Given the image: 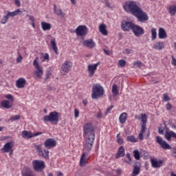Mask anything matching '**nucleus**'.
<instances>
[{
    "label": "nucleus",
    "mask_w": 176,
    "mask_h": 176,
    "mask_svg": "<svg viewBox=\"0 0 176 176\" xmlns=\"http://www.w3.org/2000/svg\"><path fill=\"white\" fill-rule=\"evenodd\" d=\"M123 8L125 12H130L132 14H133V16L137 17V19L139 20V21H141V23L146 21L148 19L146 13L143 12L142 9L137 6V3L135 1L125 2Z\"/></svg>",
    "instance_id": "nucleus-1"
},
{
    "label": "nucleus",
    "mask_w": 176,
    "mask_h": 176,
    "mask_svg": "<svg viewBox=\"0 0 176 176\" xmlns=\"http://www.w3.org/2000/svg\"><path fill=\"white\" fill-rule=\"evenodd\" d=\"M60 113L57 111H52L48 116H45L43 118V122H50L52 124L57 126L60 120Z\"/></svg>",
    "instance_id": "nucleus-2"
},
{
    "label": "nucleus",
    "mask_w": 176,
    "mask_h": 176,
    "mask_svg": "<svg viewBox=\"0 0 176 176\" xmlns=\"http://www.w3.org/2000/svg\"><path fill=\"white\" fill-rule=\"evenodd\" d=\"M85 142L83 143L82 151L85 152H90L93 148V144H94V139L96 136H84Z\"/></svg>",
    "instance_id": "nucleus-3"
},
{
    "label": "nucleus",
    "mask_w": 176,
    "mask_h": 176,
    "mask_svg": "<svg viewBox=\"0 0 176 176\" xmlns=\"http://www.w3.org/2000/svg\"><path fill=\"white\" fill-rule=\"evenodd\" d=\"M101 96H104V87L100 86V84L94 85L92 87V98L97 100Z\"/></svg>",
    "instance_id": "nucleus-4"
},
{
    "label": "nucleus",
    "mask_w": 176,
    "mask_h": 176,
    "mask_svg": "<svg viewBox=\"0 0 176 176\" xmlns=\"http://www.w3.org/2000/svg\"><path fill=\"white\" fill-rule=\"evenodd\" d=\"M33 146L35 148L36 151H37L38 156H42V157L46 160L49 159V151L42 147L43 146V144H34Z\"/></svg>",
    "instance_id": "nucleus-5"
},
{
    "label": "nucleus",
    "mask_w": 176,
    "mask_h": 176,
    "mask_svg": "<svg viewBox=\"0 0 176 176\" xmlns=\"http://www.w3.org/2000/svg\"><path fill=\"white\" fill-rule=\"evenodd\" d=\"M84 137H96L94 134V126L91 123H87L84 126Z\"/></svg>",
    "instance_id": "nucleus-6"
},
{
    "label": "nucleus",
    "mask_w": 176,
    "mask_h": 176,
    "mask_svg": "<svg viewBox=\"0 0 176 176\" xmlns=\"http://www.w3.org/2000/svg\"><path fill=\"white\" fill-rule=\"evenodd\" d=\"M32 166L34 171H42V170H44L45 166V162L43 161H39L38 160H34L32 162Z\"/></svg>",
    "instance_id": "nucleus-7"
},
{
    "label": "nucleus",
    "mask_w": 176,
    "mask_h": 176,
    "mask_svg": "<svg viewBox=\"0 0 176 176\" xmlns=\"http://www.w3.org/2000/svg\"><path fill=\"white\" fill-rule=\"evenodd\" d=\"M89 152L90 151H82V154L81 155V157L80 159V166L83 167L86 164H87V162H89V159H90V156H89Z\"/></svg>",
    "instance_id": "nucleus-8"
},
{
    "label": "nucleus",
    "mask_w": 176,
    "mask_h": 176,
    "mask_svg": "<svg viewBox=\"0 0 176 176\" xmlns=\"http://www.w3.org/2000/svg\"><path fill=\"white\" fill-rule=\"evenodd\" d=\"M134 23L131 21H122L121 23V28L123 31H128L129 32L131 30H133L134 27Z\"/></svg>",
    "instance_id": "nucleus-9"
},
{
    "label": "nucleus",
    "mask_w": 176,
    "mask_h": 176,
    "mask_svg": "<svg viewBox=\"0 0 176 176\" xmlns=\"http://www.w3.org/2000/svg\"><path fill=\"white\" fill-rule=\"evenodd\" d=\"M156 141H157V144H159V145H160V146H161V148H162V149H165V150L172 149L171 146L170 144H168L167 143V142H166L165 140H163L162 137L157 136Z\"/></svg>",
    "instance_id": "nucleus-10"
},
{
    "label": "nucleus",
    "mask_w": 176,
    "mask_h": 176,
    "mask_svg": "<svg viewBox=\"0 0 176 176\" xmlns=\"http://www.w3.org/2000/svg\"><path fill=\"white\" fill-rule=\"evenodd\" d=\"M77 36H86L87 35V28L85 25H79L76 29Z\"/></svg>",
    "instance_id": "nucleus-11"
},
{
    "label": "nucleus",
    "mask_w": 176,
    "mask_h": 176,
    "mask_svg": "<svg viewBox=\"0 0 176 176\" xmlns=\"http://www.w3.org/2000/svg\"><path fill=\"white\" fill-rule=\"evenodd\" d=\"M132 31L135 36L140 37L141 35H144L145 34V31L144 28H141L138 25H133V28H132Z\"/></svg>",
    "instance_id": "nucleus-12"
},
{
    "label": "nucleus",
    "mask_w": 176,
    "mask_h": 176,
    "mask_svg": "<svg viewBox=\"0 0 176 176\" xmlns=\"http://www.w3.org/2000/svg\"><path fill=\"white\" fill-rule=\"evenodd\" d=\"M56 145H57V142H56V140L53 138L47 139L44 142V146L45 149H52V148H54Z\"/></svg>",
    "instance_id": "nucleus-13"
},
{
    "label": "nucleus",
    "mask_w": 176,
    "mask_h": 176,
    "mask_svg": "<svg viewBox=\"0 0 176 176\" xmlns=\"http://www.w3.org/2000/svg\"><path fill=\"white\" fill-rule=\"evenodd\" d=\"M100 65V62H98L96 64L88 65L87 69L89 72V77L92 78V76L96 74L97 71V67Z\"/></svg>",
    "instance_id": "nucleus-14"
},
{
    "label": "nucleus",
    "mask_w": 176,
    "mask_h": 176,
    "mask_svg": "<svg viewBox=\"0 0 176 176\" xmlns=\"http://www.w3.org/2000/svg\"><path fill=\"white\" fill-rule=\"evenodd\" d=\"M41 135H42V132H36L34 133H32L31 132H28V131H22L23 138H32L33 137H36Z\"/></svg>",
    "instance_id": "nucleus-15"
},
{
    "label": "nucleus",
    "mask_w": 176,
    "mask_h": 176,
    "mask_svg": "<svg viewBox=\"0 0 176 176\" xmlns=\"http://www.w3.org/2000/svg\"><path fill=\"white\" fill-rule=\"evenodd\" d=\"M72 68V63L71 61L66 60L61 67V70L65 74H68L69 72V69Z\"/></svg>",
    "instance_id": "nucleus-16"
},
{
    "label": "nucleus",
    "mask_w": 176,
    "mask_h": 176,
    "mask_svg": "<svg viewBox=\"0 0 176 176\" xmlns=\"http://www.w3.org/2000/svg\"><path fill=\"white\" fill-rule=\"evenodd\" d=\"M83 46L88 47V49H93L96 46V43L93 41L92 38L88 40H84L82 42Z\"/></svg>",
    "instance_id": "nucleus-17"
},
{
    "label": "nucleus",
    "mask_w": 176,
    "mask_h": 176,
    "mask_svg": "<svg viewBox=\"0 0 176 176\" xmlns=\"http://www.w3.org/2000/svg\"><path fill=\"white\" fill-rule=\"evenodd\" d=\"M140 173H141V163L135 162L131 176H137Z\"/></svg>",
    "instance_id": "nucleus-18"
},
{
    "label": "nucleus",
    "mask_w": 176,
    "mask_h": 176,
    "mask_svg": "<svg viewBox=\"0 0 176 176\" xmlns=\"http://www.w3.org/2000/svg\"><path fill=\"white\" fill-rule=\"evenodd\" d=\"M13 149V143L12 142H7L4 144L3 147L1 148L2 152L4 153H8Z\"/></svg>",
    "instance_id": "nucleus-19"
},
{
    "label": "nucleus",
    "mask_w": 176,
    "mask_h": 176,
    "mask_svg": "<svg viewBox=\"0 0 176 176\" xmlns=\"http://www.w3.org/2000/svg\"><path fill=\"white\" fill-rule=\"evenodd\" d=\"M158 37L160 39H166L167 38V32H166V30L163 28H160Z\"/></svg>",
    "instance_id": "nucleus-20"
},
{
    "label": "nucleus",
    "mask_w": 176,
    "mask_h": 176,
    "mask_svg": "<svg viewBox=\"0 0 176 176\" xmlns=\"http://www.w3.org/2000/svg\"><path fill=\"white\" fill-rule=\"evenodd\" d=\"M153 49L155 50H163L164 47V42L157 41L154 43Z\"/></svg>",
    "instance_id": "nucleus-21"
},
{
    "label": "nucleus",
    "mask_w": 176,
    "mask_h": 176,
    "mask_svg": "<svg viewBox=\"0 0 176 176\" xmlns=\"http://www.w3.org/2000/svg\"><path fill=\"white\" fill-rule=\"evenodd\" d=\"M12 102L10 100H3V102H1V107H3V108H6V109H10L13 107Z\"/></svg>",
    "instance_id": "nucleus-22"
},
{
    "label": "nucleus",
    "mask_w": 176,
    "mask_h": 176,
    "mask_svg": "<svg viewBox=\"0 0 176 176\" xmlns=\"http://www.w3.org/2000/svg\"><path fill=\"white\" fill-rule=\"evenodd\" d=\"M26 80L24 78H19L16 80V85L18 89H23L25 86Z\"/></svg>",
    "instance_id": "nucleus-23"
},
{
    "label": "nucleus",
    "mask_w": 176,
    "mask_h": 176,
    "mask_svg": "<svg viewBox=\"0 0 176 176\" xmlns=\"http://www.w3.org/2000/svg\"><path fill=\"white\" fill-rule=\"evenodd\" d=\"M34 71V75H36V78H41L43 75V68L42 67H36Z\"/></svg>",
    "instance_id": "nucleus-24"
},
{
    "label": "nucleus",
    "mask_w": 176,
    "mask_h": 176,
    "mask_svg": "<svg viewBox=\"0 0 176 176\" xmlns=\"http://www.w3.org/2000/svg\"><path fill=\"white\" fill-rule=\"evenodd\" d=\"M100 32L104 36L108 35V31L107 30V25L104 23H101L99 26Z\"/></svg>",
    "instance_id": "nucleus-25"
},
{
    "label": "nucleus",
    "mask_w": 176,
    "mask_h": 176,
    "mask_svg": "<svg viewBox=\"0 0 176 176\" xmlns=\"http://www.w3.org/2000/svg\"><path fill=\"white\" fill-rule=\"evenodd\" d=\"M41 27L43 28V31H50L52 28V25L49 23L43 21L41 22Z\"/></svg>",
    "instance_id": "nucleus-26"
},
{
    "label": "nucleus",
    "mask_w": 176,
    "mask_h": 176,
    "mask_svg": "<svg viewBox=\"0 0 176 176\" xmlns=\"http://www.w3.org/2000/svg\"><path fill=\"white\" fill-rule=\"evenodd\" d=\"M50 43L54 52H55L56 54H58V49L57 48V44L56 43V38L51 39Z\"/></svg>",
    "instance_id": "nucleus-27"
},
{
    "label": "nucleus",
    "mask_w": 176,
    "mask_h": 176,
    "mask_svg": "<svg viewBox=\"0 0 176 176\" xmlns=\"http://www.w3.org/2000/svg\"><path fill=\"white\" fill-rule=\"evenodd\" d=\"M124 156V147L121 146L118 151V154L116 155V159H119V157H123Z\"/></svg>",
    "instance_id": "nucleus-28"
},
{
    "label": "nucleus",
    "mask_w": 176,
    "mask_h": 176,
    "mask_svg": "<svg viewBox=\"0 0 176 176\" xmlns=\"http://www.w3.org/2000/svg\"><path fill=\"white\" fill-rule=\"evenodd\" d=\"M20 13H23V11L20 10V9H18L14 12H8L7 13L8 17H14V16H18V14H20Z\"/></svg>",
    "instance_id": "nucleus-29"
},
{
    "label": "nucleus",
    "mask_w": 176,
    "mask_h": 176,
    "mask_svg": "<svg viewBox=\"0 0 176 176\" xmlns=\"http://www.w3.org/2000/svg\"><path fill=\"white\" fill-rule=\"evenodd\" d=\"M168 13L170 14V16H175V13H176V6H175V5L170 6L168 8Z\"/></svg>",
    "instance_id": "nucleus-30"
},
{
    "label": "nucleus",
    "mask_w": 176,
    "mask_h": 176,
    "mask_svg": "<svg viewBox=\"0 0 176 176\" xmlns=\"http://www.w3.org/2000/svg\"><path fill=\"white\" fill-rule=\"evenodd\" d=\"M162 161H157L155 160H151V164L153 166V167H155V168H159V167H160V166H162Z\"/></svg>",
    "instance_id": "nucleus-31"
},
{
    "label": "nucleus",
    "mask_w": 176,
    "mask_h": 176,
    "mask_svg": "<svg viewBox=\"0 0 176 176\" xmlns=\"http://www.w3.org/2000/svg\"><path fill=\"white\" fill-rule=\"evenodd\" d=\"M127 119V113H122L119 118V120L121 123H125L126 120Z\"/></svg>",
    "instance_id": "nucleus-32"
},
{
    "label": "nucleus",
    "mask_w": 176,
    "mask_h": 176,
    "mask_svg": "<svg viewBox=\"0 0 176 176\" xmlns=\"http://www.w3.org/2000/svg\"><path fill=\"white\" fill-rule=\"evenodd\" d=\"M157 37V32H156V28L151 29V41H155Z\"/></svg>",
    "instance_id": "nucleus-33"
},
{
    "label": "nucleus",
    "mask_w": 176,
    "mask_h": 176,
    "mask_svg": "<svg viewBox=\"0 0 176 176\" xmlns=\"http://www.w3.org/2000/svg\"><path fill=\"white\" fill-rule=\"evenodd\" d=\"M133 156L136 160H140L141 159V153L138 150L133 151Z\"/></svg>",
    "instance_id": "nucleus-34"
},
{
    "label": "nucleus",
    "mask_w": 176,
    "mask_h": 176,
    "mask_svg": "<svg viewBox=\"0 0 176 176\" xmlns=\"http://www.w3.org/2000/svg\"><path fill=\"white\" fill-rule=\"evenodd\" d=\"M112 93L115 97L119 94V90H118V85H113L112 87Z\"/></svg>",
    "instance_id": "nucleus-35"
},
{
    "label": "nucleus",
    "mask_w": 176,
    "mask_h": 176,
    "mask_svg": "<svg viewBox=\"0 0 176 176\" xmlns=\"http://www.w3.org/2000/svg\"><path fill=\"white\" fill-rule=\"evenodd\" d=\"M141 119L142 124H146L148 117H146V114L142 113L141 114Z\"/></svg>",
    "instance_id": "nucleus-36"
},
{
    "label": "nucleus",
    "mask_w": 176,
    "mask_h": 176,
    "mask_svg": "<svg viewBox=\"0 0 176 176\" xmlns=\"http://www.w3.org/2000/svg\"><path fill=\"white\" fill-rule=\"evenodd\" d=\"M54 13L56 16H59L60 17H64V16H65L62 10H56V12Z\"/></svg>",
    "instance_id": "nucleus-37"
},
{
    "label": "nucleus",
    "mask_w": 176,
    "mask_h": 176,
    "mask_svg": "<svg viewBox=\"0 0 176 176\" xmlns=\"http://www.w3.org/2000/svg\"><path fill=\"white\" fill-rule=\"evenodd\" d=\"M9 20V16L7 15H5L1 20V24H6L8 23V21Z\"/></svg>",
    "instance_id": "nucleus-38"
},
{
    "label": "nucleus",
    "mask_w": 176,
    "mask_h": 176,
    "mask_svg": "<svg viewBox=\"0 0 176 176\" xmlns=\"http://www.w3.org/2000/svg\"><path fill=\"white\" fill-rule=\"evenodd\" d=\"M141 64H142V63L140 60H137V61L134 62L133 63V68H140V67H141Z\"/></svg>",
    "instance_id": "nucleus-39"
},
{
    "label": "nucleus",
    "mask_w": 176,
    "mask_h": 176,
    "mask_svg": "<svg viewBox=\"0 0 176 176\" xmlns=\"http://www.w3.org/2000/svg\"><path fill=\"white\" fill-rule=\"evenodd\" d=\"M127 141L130 142H137V140H135V138L133 135L127 136Z\"/></svg>",
    "instance_id": "nucleus-40"
},
{
    "label": "nucleus",
    "mask_w": 176,
    "mask_h": 176,
    "mask_svg": "<svg viewBox=\"0 0 176 176\" xmlns=\"http://www.w3.org/2000/svg\"><path fill=\"white\" fill-rule=\"evenodd\" d=\"M21 119V116L20 115L12 116L10 117V120H20Z\"/></svg>",
    "instance_id": "nucleus-41"
},
{
    "label": "nucleus",
    "mask_w": 176,
    "mask_h": 176,
    "mask_svg": "<svg viewBox=\"0 0 176 176\" xmlns=\"http://www.w3.org/2000/svg\"><path fill=\"white\" fill-rule=\"evenodd\" d=\"M5 97L11 102H13L14 101V98H13V96H12L11 94L6 95Z\"/></svg>",
    "instance_id": "nucleus-42"
},
{
    "label": "nucleus",
    "mask_w": 176,
    "mask_h": 176,
    "mask_svg": "<svg viewBox=\"0 0 176 176\" xmlns=\"http://www.w3.org/2000/svg\"><path fill=\"white\" fill-rule=\"evenodd\" d=\"M118 65H120V67H126V60H120L118 61Z\"/></svg>",
    "instance_id": "nucleus-43"
},
{
    "label": "nucleus",
    "mask_w": 176,
    "mask_h": 176,
    "mask_svg": "<svg viewBox=\"0 0 176 176\" xmlns=\"http://www.w3.org/2000/svg\"><path fill=\"white\" fill-rule=\"evenodd\" d=\"M33 65L34 68H38L41 66H39V63H38V58H36V59L34 60L33 61Z\"/></svg>",
    "instance_id": "nucleus-44"
},
{
    "label": "nucleus",
    "mask_w": 176,
    "mask_h": 176,
    "mask_svg": "<svg viewBox=\"0 0 176 176\" xmlns=\"http://www.w3.org/2000/svg\"><path fill=\"white\" fill-rule=\"evenodd\" d=\"M50 75H52V72H50V70H47L46 72V74H45V78H44L45 82H46V80H47V79H49V77L50 76Z\"/></svg>",
    "instance_id": "nucleus-45"
},
{
    "label": "nucleus",
    "mask_w": 176,
    "mask_h": 176,
    "mask_svg": "<svg viewBox=\"0 0 176 176\" xmlns=\"http://www.w3.org/2000/svg\"><path fill=\"white\" fill-rule=\"evenodd\" d=\"M19 54V57L16 58V63L18 64H20V63H21V61H23V56H21V54H20V53H18Z\"/></svg>",
    "instance_id": "nucleus-46"
},
{
    "label": "nucleus",
    "mask_w": 176,
    "mask_h": 176,
    "mask_svg": "<svg viewBox=\"0 0 176 176\" xmlns=\"http://www.w3.org/2000/svg\"><path fill=\"white\" fill-rule=\"evenodd\" d=\"M126 157L127 159H129V161H126V163H127L128 164H131V156L130 155V153H126Z\"/></svg>",
    "instance_id": "nucleus-47"
},
{
    "label": "nucleus",
    "mask_w": 176,
    "mask_h": 176,
    "mask_svg": "<svg viewBox=\"0 0 176 176\" xmlns=\"http://www.w3.org/2000/svg\"><path fill=\"white\" fill-rule=\"evenodd\" d=\"M141 127L142 129L140 133H144L145 130L146 129V124H142Z\"/></svg>",
    "instance_id": "nucleus-48"
},
{
    "label": "nucleus",
    "mask_w": 176,
    "mask_h": 176,
    "mask_svg": "<svg viewBox=\"0 0 176 176\" xmlns=\"http://www.w3.org/2000/svg\"><path fill=\"white\" fill-rule=\"evenodd\" d=\"M113 109V105L110 106L109 108L107 109V111L105 112V115H108L111 111Z\"/></svg>",
    "instance_id": "nucleus-49"
},
{
    "label": "nucleus",
    "mask_w": 176,
    "mask_h": 176,
    "mask_svg": "<svg viewBox=\"0 0 176 176\" xmlns=\"http://www.w3.org/2000/svg\"><path fill=\"white\" fill-rule=\"evenodd\" d=\"M163 97L164 101H170V97H168V95L167 94H164L163 95Z\"/></svg>",
    "instance_id": "nucleus-50"
},
{
    "label": "nucleus",
    "mask_w": 176,
    "mask_h": 176,
    "mask_svg": "<svg viewBox=\"0 0 176 176\" xmlns=\"http://www.w3.org/2000/svg\"><path fill=\"white\" fill-rule=\"evenodd\" d=\"M166 108L167 111H171V108H173V105H171V103H167L166 105Z\"/></svg>",
    "instance_id": "nucleus-51"
},
{
    "label": "nucleus",
    "mask_w": 176,
    "mask_h": 176,
    "mask_svg": "<svg viewBox=\"0 0 176 176\" xmlns=\"http://www.w3.org/2000/svg\"><path fill=\"white\" fill-rule=\"evenodd\" d=\"M74 116L75 118H79V110L78 109H74Z\"/></svg>",
    "instance_id": "nucleus-52"
},
{
    "label": "nucleus",
    "mask_w": 176,
    "mask_h": 176,
    "mask_svg": "<svg viewBox=\"0 0 176 176\" xmlns=\"http://www.w3.org/2000/svg\"><path fill=\"white\" fill-rule=\"evenodd\" d=\"M14 3L18 6V8H20L21 6V3L19 1V0H14Z\"/></svg>",
    "instance_id": "nucleus-53"
},
{
    "label": "nucleus",
    "mask_w": 176,
    "mask_h": 176,
    "mask_svg": "<svg viewBox=\"0 0 176 176\" xmlns=\"http://www.w3.org/2000/svg\"><path fill=\"white\" fill-rule=\"evenodd\" d=\"M140 156H148V152L145 151H142L140 152Z\"/></svg>",
    "instance_id": "nucleus-54"
},
{
    "label": "nucleus",
    "mask_w": 176,
    "mask_h": 176,
    "mask_svg": "<svg viewBox=\"0 0 176 176\" xmlns=\"http://www.w3.org/2000/svg\"><path fill=\"white\" fill-rule=\"evenodd\" d=\"M43 61L45 60H49V54L46 53L45 55L43 56Z\"/></svg>",
    "instance_id": "nucleus-55"
},
{
    "label": "nucleus",
    "mask_w": 176,
    "mask_h": 176,
    "mask_svg": "<svg viewBox=\"0 0 176 176\" xmlns=\"http://www.w3.org/2000/svg\"><path fill=\"white\" fill-rule=\"evenodd\" d=\"M172 65L176 66V58H174V56H172V61H171Z\"/></svg>",
    "instance_id": "nucleus-56"
},
{
    "label": "nucleus",
    "mask_w": 176,
    "mask_h": 176,
    "mask_svg": "<svg viewBox=\"0 0 176 176\" xmlns=\"http://www.w3.org/2000/svg\"><path fill=\"white\" fill-rule=\"evenodd\" d=\"M172 155L173 157H176V146L173 148Z\"/></svg>",
    "instance_id": "nucleus-57"
},
{
    "label": "nucleus",
    "mask_w": 176,
    "mask_h": 176,
    "mask_svg": "<svg viewBox=\"0 0 176 176\" xmlns=\"http://www.w3.org/2000/svg\"><path fill=\"white\" fill-rule=\"evenodd\" d=\"M138 137H139L140 140L141 141H142V140H144V133L140 132V133H139Z\"/></svg>",
    "instance_id": "nucleus-58"
},
{
    "label": "nucleus",
    "mask_w": 176,
    "mask_h": 176,
    "mask_svg": "<svg viewBox=\"0 0 176 176\" xmlns=\"http://www.w3.org/2000/svg\"><path fill=\"white\" fill-rule=\"evenodd\" d=\"M105 54H107V56H111V54H112V52L109 51V50H103Z\"/></svg>",
    "instance_id": "nucleus-59"
},
{
    "label": "nucleus",
    "mask_w": 176,
    "mask_h": 176,
    "mask_svg": "<svg viewBox=\"0 0 176 176\" xmlns=\"http://www.w3.org/2000/svg\"><path fill=\"white\" fill-rule=\"evenodd\" d=\"M118 144H120V145H122L123 144V138H119L117 140Z\"/></svg>",
    "instance_id": "nucleus-60"
},
{
    "label": "nucleus",
    "mask_w": 176,
    "mask_h": 176,
    "mask_svg": "<svg viewBox=\"0 0 176 176\" xmlns=\"http://www.w3.org/2000/svg\"><path fill=\"white\" fill-rule=\"evenodd\" d=\"M27 16H28V17H29V20H30V21L32 23H34V16L29 15V14H28Z\"/></svg>",
    "instance_id": "nucleus-61"
},
{
    "label": "nucleus",
    "mask_w": 176,
    "mask_h": 176,
    "mask_svg": "<svg viewBox=\"0 0 176 176\" xmlns=\"http://www.w3.org/2000/svg\"><path fill=\"white\" fill-rule=\"evenodd\" d=\"M102 115V113L101 112V111H100L98 113L97 118H98V119H100V118H101Z\"/></svg>",
    "instance_id": "nucleus-62"
},
{
    "label": "nucleus",
    "mask_w": 176,
    "mask_h": 176,
    "mask_svg": "<svg viewBox=\"0 0 176 176\" xmlns=\"http://www.w3.org/2000/svg\"><path fill=\"white\" fill-rule=\"evenodd\" d=\"M125 52L126 53V54H130L131 53V50L126 49Z\"/></svg>",
    "instance_id": "nucleus-63"
},
{
    "label": "nucleus",
    "mask_w": 176,
    "mask_h": 176,
    "mask_svg": "<svg viewBox=\"0 0 176 176\" xmlns=\"http://www.w3.org/2000/svg\"><path fill=\"white\" fill-rule=\"evenodd\" d=\"M82 104H84L85 107H86V105H87V100L86 99L82 100Z\"/></svg>",
    "instance_id": "nucleus-64"
}]
</instances>
